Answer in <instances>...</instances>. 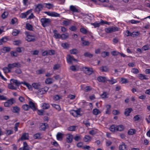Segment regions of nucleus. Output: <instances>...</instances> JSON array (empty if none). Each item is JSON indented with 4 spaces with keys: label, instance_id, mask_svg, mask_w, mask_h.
<instances>
[{
    "label": "nucleus",
    "instance_id": "7c9ffc66",
    "mask_svg": "<svg viewBox=\"0 0 150 150\" xmlns=\"http://www.w3.org/2000/svg\"><path fill=\"white\" fill-rule=\"evenodd\" d=\"M8 40V38L6 37H4L0 39V45L3 44V43L6 42Z\"/></svg>",
    "mask_w": 150,
    "mask_h": 150
},
{
    "label": "nucleus",
    "instance_id": "f03ea898",
    "mask_svg": "<svg viewBox=\"0 0 150 150\" xmlns=\"http://www.w3.org/2000/svg\"><path fill=\"white\" fill-rule=\"evenodd\" d=\"M43 27H45L51 25L52 20L50 18H42L40 20Z\"/></svg>",
    "mask_w": 150,
    "mask_h": 150
},
{
    "label": "nucleus",
    "instance_id": "6e6d98bb",
    "mask_svg": "<svg viewBox=\"0 0 150 150\" xmlns=\"http://www.w3.org/2000/svg\"><path fill=\"white\" fill-rule=\"evenodd\" d=\"M108 93L106 92H104L101 95V96L103 98H108Z\"/></svg>",
    "mask_w": 150,
    "mask_h": 150
},
{
    "label": "nucleus",
    "instance_id": "0e129e2a",
    "mask_svg": "<svg viewBox=\"0 0 150 150\" xmlns=\"http://www.w3.org/2000/svg\"><path fill=\"white\" fill-rule=\"evenodd\" d=\"M48 54L50 55H53L55 54V51L54 50H51L48 51Z\"/></svg>",
    "mask_w": 150,
    "mask_h": 150
},
{
    "label": "nucleus",
    "instance_id": "5701e85b",
    "mask_svg": "<svg viewBox=\"0 0 150 150\" xmlns=\"http://www.w3.org/2000/svg\"><path fill=\"white\" fill-rule=\"evenodd\" d=\"M132 110L131 108H127L125 110L124 114L126 116H129V113Z\"/></svg>",
    "mask_w": 150,
    "mask_h": 150
},
{
    "label": "nucleus",
    "instance_id": "dca6fc26",
    "mask_svg": "<svg viewBox=\"0 0 150 150\" xmlns=\"http://www.w3.org/2000/svg\"><path fill=\"white\" fill-rule=\"evenodd\" d=\"M105 108L106 109V110L105 111V114H110L111 112V106L110 105H107L105 106Z\"/></svg>",
    "mask_w": 150,
    "mask_h": 150
},
{
    "label": "nucleus",
    "instance_id": "9b49d317",
    "mask_svg": "<svg viewBox=\"0 0 150 150\" xmlns=\"http://www.w3.org/2000/svg\"><path fill=\"white\" fill-rule=\"evenodd\" d=\"M79 66L78 65H72L70 67L69 69L73 71H78L79 69Z\"/></svg>",
    "mask_w": 150,
    "mask_h": 150
},
{
    "label": "nucleus",
    "instance_id": "473e14b6",
    "mask_svg": "<svg viewBox=\"0 0 150 150\" xmlns=\"http://www.w3.org/2000/svg\"><path fill=\"white\" fill-rule=\"evenodd\" d=\"M84 56L85 57L91 58L93 56V55L91 54L89 52H87L83 54Z\"/></svg>",
    "mask_w": 150,
    "mask_h": 150
},
{
    "label": "nucleus",
    "instance_id": "0eeeda50",
    "mask_svg": "<svg viewBox=\"0 0 150 150\" xmlns=\"http://www.w3.org/2000/svg\"><path fill=\"white\" fill-rule=\"evenodd\" d=\"M31 148L29 147L27 142H24L23 143V146L20 148L18 150H31Z\"/></svg>",
    "mask_w": 150,
    "mask_h": 150
},
{
    "label": "nucleus",
    "instance_id": "4d7b16f0",
    "mask_svg": "<svg viewBox=\"0 0 150 150\" xmlns=\"http://www.w3.org/2000/svg\"><path fill=\"white\" fill-rule=\"evenodd\" d=\"M38 93H39L41 95L44 94L46 93L45 91H44V89L43 88L39 89L38 90Z\"/></svg>",
    "mask_w": 150,
    "mask_h": 150
},
{
    "label": "nucleus",
    "instance_id": "bb28decb",
    "mask_svg": "<svg viewBox=\"0 0 150 150\" xmlns=\"http://www.w3.org/2000/svg\"><path fill=\"white\" fill-rule=\"evenodd\" d=\"M50 105L48 103H44L42 104V108L43 109H47L49 108Z\"/></svg>",
    "mask_w": 150,
    "mask_h": 150
},
{
    "label": "nucleus",
    "instance_id": "9d476101",
    "mask_svg": "<svg viewBox=\"0 0 150 150\" xmlns=\"http://www.w3.org/2000/svg\"><path fill=\"white\" fill-rule=\"evenodd\" d=\"M34 35H28L25 38L26 40L28 42H34L35 40Z\"/></svg>",
    "mask_w": 150,
    "mask_h": 150
},
{
    "label": "nucleus",
    "instance_id": "f704fd0d",
    "mask_svg": "<svg viewBox=\"0 0 150 150\" xmlns=\"http://www.w3.org/2000/svg\"><path fill=\"white\" fill-rule=\"evenodd\" d=\"M117 131H122L124 129V126L122 125L117 126Z\"/></svg>",
    "mask_w": 150,
    "mask_h": 150
},
{
    "label": "nucleus",
    "instance_id": "cd10ccee",
    "mask_svg": "<svg viewBox=\"0 0 150 150\" xmlns=\"http://www.w3.org/2000/svg\"><path fill=\"white\" fill-rule=\"evenodd\" d=\"M10 50V48L9 47H4L2 50V52L5 53L6 52H8Z\"/></svg>",
    "mask_w": 150,
    "mask_h": 150
},
{
    "label": "nucleus",
    "instance_id": "7ed1b4c3",
    "mask_svg": "<svg viewBox=\"0 0 150 150\" xmlns=\"http://www.w3.org/2000/svg\"><path fill=\"white\" fill-rule=\"evenodd\" d=\"M81 69L85 73L88 75L91 74L93 72V69L92 68L83 67Z\"/></svg>",
    "mask_w": 150,
    "mask_h": 150
},
{
    "label": "nucleus",
    "instance_id": "393cba45",
    "mask_svg": "<svg viewBox=\"0 0 150 150\" xmlns=\"http://www.w3.org/2000/svg\"><path fill=\"white\" fill-rule=\"evenodd\" d=\"M70 9L73 12H78V9L73 5H71L70 6Z\"/></svg>",
    "mask_w": 150,
    "mask_h": 150
},
{
    "label": "nucleus",
    "instance_id": "2eb2a0df",
    "mask_svg": "<svg viewBox=\"0 0 150 150\" xmlns=\"http://www.w3.org/2000/svg\"><path fill=\"white\" fill-rule=\"evenodd\" d=\"M119 149L120 150H128L127 146L124 143L119 146Z\"/></svg>",
    "mask_w": 150,
    "mask_h": 150
},
{
    "label": "nucleus",
    "instance_id": "3c124183",
    "mask_svg": "<svg viewBox=\"0 0 150 150\" xmlns=\"http://www.w3.org/2000/svg\"><path fill=\"white\" fill-rule=\"evenodd\" d=\"M24 85H25L30 90H32V87L31 85L29 83H27L26 82H23V83Z\"/></svg>",
    "mask_w": 150,
    "mask_h": 150
},
{
    "label": "nucleus",
    "instance_id": "680f3d73",
    "mask_svg": "<svg viewBox=\"0 0 150 150\" xmlns=\"http://www.w3.org/2000/svg\"><path fill=\"white\" fill-rule=\"evenodd\" d=\"M8 67L10 69H13L15 67L14 63L8 64Z\"/></svg>",
    "mask_w": 150,
    "mask_h": 150
},
{
    "label": "nucleus",
    "instance_id": "603ef678",
    "mask_svg": "<svg viewBox=\"0 0 150 150\" xmlns=\"http://www.w3.org/2000/svg\"><path fill=\"white\" fill-rule=\"evenodd\" d=\"M8 15V13L7 12L5 11L2 14L1 17L3 19H4L7 17Z\"/></svg>",
    "mask_w": 150,
    "mask_h": 150
},
{
    "label": "nucleus",
    "instance_id": "13d9d810",
    "mask_svg": "<svg viewBox=\"0 0 150 150\" xmlns=\"http://www.w3.org/2000/svg\"><path fill=\"white\" fill-rule=\"evenodd\" d=\"M13 131L12 130H7L6 131L5 134L7 135H10L13 133Z\"/></svg>",
    "mask_w": 150,
    "mask_h": 150
},
{
    "label": "nucleus",
    "instance_id": "e2e57ef3",
    "mask_svg": "<svg viewBox=\"0 0 150 150\" xmlns=\"http://www.w3.org/2000/svg\"><path fill=\"white\" fill-rule=\"evenodd\" d=\"M121 81L122 83H128V81L125 78H121Z\"/></svg>",
    "mask_w": 150,
    "mask_h": 150
},
{
    "label": "nucleus",
    "instance_id": "79ce46f5",
    "mask_svg": "<svg viewBox=\"0 0 150 150\" xmlns=\"http://www.w3.org/2000/svg\"><path fill=\"white\" fill-rule=\"evenodd\" d=\"M62 23V25L65 26H68L71 24V22L69 20L68 21H63Z\"/></svg>",
    "mask_w": 150,
    "mask_h": 150
},
{
    "label": "nucleus",
    "instance_id": "58836bf2",
    "mask_svg": "<svg viewBox=\"0 0 150 150\" xmlns=\"http://www.w3.org/2000/svg\"><path fill=\"white\" fill-rule=\"evenodd\" d=\"M22 108L25 111H28L29 109V105L27 104H24L22 106Z\"/></svg>",
    "mask_w": 150,
    "mask_h": 150
},
{
    "label": "nucleus",
    "instance_id": "e433bc0d",
    "mask_svg": "<svg viewBox=\"0 0 150 150\" xmlns=\"http://www.w3.org/2000/svg\"><path fill=\"white\" fill-rule=\"evenodd\" d=\"M63 134L60 132H58L57 135V139L58 140H61L62 139Z\"/></svg>",
    "mask_w": 150,
    "mask_h": 150
},
{
    "label": "nucleus",
    "instance_id": "864d4df0",
    "mask_svg": "<svg viewBox=\"0 0 150 150\" xmlns=\"http://www.w3.org/2000/svg\"><path fill=\"white\" fill-rule=\"evenodd\" d=\"M80 32L83 34H86L87 33L88 31L86 29L84 28H82L80 29Z\"/></svg>",
    "mask_w": 150,
    "mask_h": 150
},
{
    "label": "nucleus",
    "instance_id": "a19ab883",
    "mask_svg": "<svg viewBox=\"0 0 150 150\" xmlns=\"http://www.w3.org/2000/svg\"><path fill=\"white\" fill-rule=\"evenodd\" d=\"M70 53L71 54H76L78 53V51L76 49H73L72 50H70Z\"/></svg>",
    "mask_w": 150,
    "mask_h": 150
},
{
    "label": "nucleus",
    "instance_id": "338daca9",
    "mask_svg": "<svg viewBox=\"0 0 150 150\" xmlns=\"http://www.w3.org/2000/svg\"><path fill=\"white\" fill-rule=\"evenodd\" d=\"M142 48L144 50L146 51L149 49V46L148 45L143 46Z\"/></svg>",
    "mask_w": 150,
    "mask_h": 150
},
{
    "label": "nucleus",
    "instance_id": "b1692460",
    "mask_svg": "<svg viewBox=\"0 0 150 150\" xmlns=\"http://www.w3.org/2000/svg\"><path fill=\"white\" fill-rule=\"evenodd\" d=\"M91 137L89 135H86L83 138V140L86 142H89L91 141Z\"/></svg>",
    "mask_w": 150,
    "mask_h": 150
},
{
    "label": "nucleus",
    "instance_id": "ddd939ff",
    "mask_svg": "<svg viewBox=\"0 0 150 150\" xmlns=\"http://www.w3.org/2000/svg\"><path fill=\"white\" fill-rule=\"evenodd\" d=\"M53 33H54L53 37L56 39L60 38L61 35L58 33V31L57 30H53Z\"/></svg>",
    "mask_w": 150,
    "mask_h": 150
},
{
    "label": "nucleus",
    "instance_id": "c85d7f7f",
    "mask_svg": "<svg viewBox=\"0 0 150 150\" xmlns=\"http://www.w3.org/2000/svg\"><path fill=\"white\" fill-rule=\"evenodd\" d=\"M26 28L27 30L30 31L33 30V27L32 25L29 23H27L26 24Z\"/></svg>",
    "mask_w": 150,
    "mask_h": 150
},
{
    "label": "nucleus",
    "instance_id": "4c0bfd02",
    "mask_svg": "<svg viewBox=\"0 0 150 150\" xmlns=\"http://www.w3.org/2000/svg\"><path fill=\"white\" fill-rule=\"evenodd\" d=\"M100 70L102 72H107L108 71V69L106 66H104L100 67Z\"/></svg>",
    "mask_w": 150,
    "mask_h": 150
},
{
    "label": "nucleus",
    "instance_id": "c756f323",
    "mask_svg": "<svg viewBox=\"0 0 150 150\" xmlns=\"http://www.w3.org/2000/svg\"><path fill=\"white\" fill-rule=\"evenodd\" d=\"M44 7L47 8L48 9H50L53 7V5L52 4L50 3H44Z\"/></svg>",
    "mask_w": 150,
    "mask_h": 150
},
{
    "label": "nucleus",
    "instance_id": "8fccbe9b",
    "mask_svg": "<svg viewBox=\"0 0 150 150\" xmlns=\"http://www.w3.org/2000/svg\"><path fill=\"white\" fill-rule=\"evenodd\" d=\"M83 123L84 124L86 127H88L90 126V124L88 120H85L83 121Z\"/></svg>",
    "mask_w": 150,
    "mask_h": 150
},
{
    "label": "nucleus",
    "instance_id": "ea45409f",
    "mask_svg": "<svg viewBox=\"0 0 150 150\" xmlns=\"http://www.w3.org/2000/svg\"><path fill=\"white\" fill-rule=\"evenodd\" d=\"M109 55V53L108 52L104 51L101 52V55L102 57H106L108 56Z\"/></svg>",
    "mask_w": 150,
    "mask_h": 150
},
{
    "label": "nucleus",
    "instance_id": "49530a36",
    "mask_svg": "<svg viewBox=\"0 0 150 150\" xmlns=\"http://www.w3.org/2000/svg\"><path fill=\"white\" fill-rule=\"evenodd\" d=\"M69 37V35L68 33H67L66 34H62L61 35L60 38H61L62 40L66 39Z\"/></svg>",
    "mask_w": 150,
    "mask_h": 150
},
{
    "label": "nucleus",
    "instance_id": "09e8293b",
    "mask_svg": "<svg viewBox=\"0 0 150 150\" xmlns=\"http://www.w3.org/2000/svg\"><path fill=\"white\" fill-rule=\"evenodd\" d=\"M61 98V97L58 95H55L53 97V100L55 101L58 100L60 99Z\"/></svg>",
    "mask_w": 150,
    "mask_h": 150
},
{
    "label": "nucleus",
    "instance_id": "69168bd1",
    "mask_svg": "<svg viewBox=\"0 0 150 150\" xmlns=\"http://www.w3.org/2000/svg\"><path fill=\"white\" fill-rule=\"evenodd\" d=\"M10 54L12 57H17L18 55V54L16 52L11 51Z\"/></svg>",
    "mask_w": 150,
    "mask_h": 150
},
{
    "label": "nucleus",
    "instance_id": "de8ad7c7",
    "mask_svg": "<svg viewBox=\"0 0 150 150\" xmlns=\"http://www.w3.org/2000/svg\"><path fill=\"white\" fill-rule=\"evenodd\" d=\"M45 82L46 84H50L52 83V79L51 78H48L46 79L45 81Z\"/></svg>",
    "mask_w": 150,
    "mask_h": 150
},
{
    "label": "nucleus",
    "instance_id": "20e7f679",
    "mask_svg": "<svg viewBox=\"0 0 150 150\" xmlns=\"http://www.w3.org/2000/svg\"><path fill=\"white\" fill-rule=\"evenodd\" d=\"M15 100L13 98H11L4 103V105L7 107H10L14 103Z\"/></svg>",
    "mask_w": 150,
    "mask_h": 150
},
{
    "label": "nucleus",
    "instance_id": "a18cd8bd",
    "mask_svg": "<svg viewBox=\"0 0 150 150\" xmlns=\"http://www.w3.org/2000/svg\"><path fill=\"white\" fill-rule=\"evenodd\" d=\"M3 70L5 73H8L11 71L10 69L8 67H4L3 68Z\"/></svg>",
    "mask_w": 150,
    "mask_h": 150
},
{
    "label": "nucleus",
    "instance_id": "f8f14e48",
    "mask_svg": "<svg viewBox=\"0 0 150 150\" xmlns=\"http://www.w3.org/2000/svg\"><path fill=\"white\" fill-rule=\"evenodd\" d=\"M31 10H30L25 12L22 13L20 15L21 17L22 18H26L27 16L31 13Z\"/></svg>",
    "mask_w": 150,
    "mask_h": 150
},
{
    "label": "nucleus",
    "instance_id": "412c9836",
    "mask_svg": "<svg viewBox=\"0 0 150 150\" xmlns=\"http://www.w3.org/2000/svg\"><path fill=\"white\" fill-rule=\"evenodd\" d=\"M28 133H24L21 136V139L22 140H25L28 139Z\"/></svg>",
    "mask_w": 150,
    "mask_h": 150
},
{
    "label": "nucleus",
    "instance_id": "39448f33",
    "mask_svg": "<svg viewBox=\"0 0 150 150\" xmlns=\"http://www.w3.org/2000/svg\"><path fill=\"white\" fill-rule=\"evenodd\" d=\"M44 7V4H38L36 6L35 9V11L37 12L38 13H39Z\"/></svg>",
    "mask_w": 150,
    "mask_h": 150
},
{
    "label": "nucleus",
    "instance_id": "72a5a7b5",
    "mask_svg": "<svg viewBox=\"0 0 150 150\" xmlns=\"http://www.w3.org/2000/svg\"><path fill=\"white\" fill-rule=\"evenodd\" d=\"M77 127L76 126H72L68 127L67 129L68 131H73L76 130V128Z\"/></svg>",
    "mask_w": 150,
    "mask_h": 150
},
{
    "label": "nucleus",
    "instance_id": "aec40b11",
    "mask_svg": "<svg viewBox=\"0 0 150 150\" xmlns=\"http://www.w3.org/2000/svg\"><path fill=\"white\" fill-rule=\"evenodd\" d=\"M73 57L69 55L67 58V61L69 64H72V62L73 61Z\"/></svg>",
    "mask_w": 150,
    "mask_h": 150
},
{
    "label": "nucleus",
    "instance_id": "4be33fe9",
    "mask_svg": "<svg viewBox=\"0 0 150 150\" xmlns=\"http://www.w3.org/2000/svg\"><path fill=\"white\" fill-rule=\"evenodd\" d=\"M117 125H112L110 127L109 129L110 131L112 132H115L117 131Z\"/></svg>",
    "mask_w": 150,
    "mask_h": 150
},
{
    "label": "nucleus",
    "instance_id": "bf43d9fd",
    "mask_svg": "<svg viewBox=\"0 0 150 150\" xmlns=\"http://www.w3.org/2000/svg\"><path fill=\"white\" fill-rule=\"evenodd\" d=\"M82 45L83 46H88L90 45V42L88 41H85L82 42Z\"/></svg>",
    "mask_w": 150,
    "mask_h": 150
},
{
    "label": "nucleus",
    "instance_id": "4468645a",
    "mask_svg": "<svg viewBox=\"0 0 150 150\" xmlns=\"http://www.w3.org/2000/svg\"><path fill=\"white\" fill-rule=\"evenodd\" d=\"M107 81H108L109 83L111 85L117 82V80L114 79L112 77H111L109 79H107Z\"/></svg>",
    "mask_w": 150,
    "mask_h": 150
},
{
    "label": "nucleus",
    "instance_id": "1a4fd4ad",
    "mask_svg": "<svg viewBox=\"0 0 150 150\" xmlns=\"http://www.w3.org/2000/svg\"><path fill=\"white\" fill-rule=\"evenodd\" d=\"M29 109L31 108L33 111H36L37 108L36 107L34 103L32 101L30 100L29 102Z\"/></svg>",
    "mask_w": 150,
    "mask_h": 150
},
{
    "label": "nucleus",
    "instance_id": "5fc2aeb1",
    "mask_svg": "<svg viewBox=\"0 0 150 150\" xmlns=\"http://www.w3.org/2000/svg\"><path fill=\"white\" fill-rule=\"evenodd\" d=\"M41 134L40 133H37L33 135V137L35 139H40L41 138Z\"/></svg>",
    "mask_w": 150,
    "mask_h": 150
},
{
    "label": "nucleus",
    "instance_id": "a211bd4d",
    "mask_svg": "<svg viewBox=\"0 0 150 150\" xmlns=\"http://www.w3.org/2000/svg\"><path fill=\"white\" fill-rule=\"evenodd\" d=\"M97 80L99 82H104L107 81V79L105 77L99 76L97 78Z\"/></svg>",
    "mask_w": 150,
    "mask_h": 150
},
{
    "label": "nucleus",
    "instance_id": "c9c22d12",
    "mask_svg": "<svg viewBox=\"0 0 150 150\" xmlns=\"http://www.w3.org/2000/svg\"><path fill=\"white\" fill-rule=\"evenodd\" d=\"M138 77L141 80L145 79L147 80L148 78L146 77L145 75L142 74H139L138 75Z\"/></svg>",
    "mask_w": 150,
    "mask_h": 150
},
{
    "label": "nucleus",
    "instance_id": "774afa93",
    "mask_svg": "<svg viewBox=\"0 0 150 150\" xmlns=\"http://www.w3.org/2000/svg\"><path fill=\"white\" fill-rule=\"evenodd\" d=\"M74 140L76 141L80 140L81 139V136H76L74 138Z\"/></svg>",
    "mask_w": 150,
    "mask_h": 150
},
{
    "label": "nucleus",
    "instance_id": "c03bdc74",
    "mask_svg": "<svg viewBox=\"0 0 150 150\" xmlns=\"http://www.w3.org/2000/svg\"><path fill=\"white\" fill-rule=\"evenodd\" d=\"M136 131L134 129H130L128 132L129 135H131L134 134L136 132Z\"/></svg>",
    "mask_w": 150,
    "mask_h": 150
},
{
    "label": "nucleus",
    "instance_id": "6ab92c4d",
    "mask_svg": "<svg viewBox=\"0 0 150 150\" xmlns=\"http://www.w3.org/2000/svg\"><path fill=\"white\" fill-rule=\"evenodd\" d=\"M33 87L36 89H38L41 88V86L40 83H34L32 84Z\"/></svg>",
    "mask_w": 150,
    "mask_h": 150
},
{
    "label": "nucleus",
    "instance_id": "423d86ee",
    "mask_svg": "<svg viewBox=\"0 0 150 150\" xmlns=\"http://www.w3.org/2000/svg\"><path fill=\"white\" fill-rule=\"evenodd\" d=\"M118 28L117 27H112L105 28V31L107 33H110L113 32L118 31Z\"/></svg>",
    "mask_w": 150,
    "mask_h": 150
},
{
    "label": "nucleus",
    "instance_id": "6e6552de",
    "mask_svg": "<svg viewBox=\"0 0 150 150\" xmlns=\"http://www.w3.org/2000/svg\"><path fill=\"white\" fill-rule=\"evenodd\" d=\"M74 137L71 134H68L66 135V141L69 143H71L73 141Z\"/></svg>",
    "mask_w": 150,
    "mask_h": 150
},
{
    "label": "nucleus",
    "instance_id": "052dcab7",
    "mask_svg": "<svg viewBox=\"0 0 150 150\" xmlns=\"http://www.w3.org/2000/svg\"><path fill=\"white\" fill-rule=\"evenodd\" d=\"M112 113L114 115H117L120 114V111L116 110H114L112 111Z\"/></svg>",
    "mask_w": 150,
    "mask_h": 150
},
{
    "label": "nucleus",
    "instance_id": "f3484780",
    "mask_svg": "<svg viewBox=\"0 0 150 150\" xmlns=\"http://www.w3.org/2000/svg\"><path fill=\"white\" fill-rule=\"evenodd\" d=\"M12 111L14 113H18L20 111V108L17 106L13 107Z\"/></svg>",
    "mask_w": 150,
    "mask_h": 150
},
{
    "label": "nucleus",
    "instance_id": "37998d69",
    "mask_svg": "<svg viewBox=\"0 0 150 150\" xmlns=\"http://www.w3.org/2000/svg\"><path fill=\"white\" fill-rule=\"evenodd\" d=\"M51 105L54 108L57 110H61V109L60 106L59 105L54 104H52Z\"/></svg>",
    "mask_w": 150,
    "mask_h": 150
},
{
    "label": "nucleus",
    "instance_id": "2f4dec72",
    "mask_svg": "<svg viewBox=\"0 0 150 150\" xmlns=\"http://www.w3.org/2000/svg\"><path fill=\"white\" fill-rule=\"evenodd\" d=\"M93 114L95 115H97L101 113V112L99 110L97 109H94L93 110Z\"/></svg>",
    "mask_w": 150,
    "mask_h": 150
},
{
    "label": "nucleus",
    "instance_id": "a878e982",
    "mask_svg": "<svg viewBox=\"0 0 150 150\" xmlns=\"http://www.w3.org/2000/svg\"><path fill=\"white\" fill-rule=\"evenodd\" d=\"M20 31L16 29H13L12 32V35L14 36H17L20 33Z\"/></svg>",
    "mask_w": 150,
    "mask_h": 150
},
{
    "label": "nucleus",
    "instance_id": "f257e3e1",
    "mask_svg": "<svg viewBox=\"0 0 150 150\" xmlns=\"http://www.w3.org/2000/svg\"><path fill=\"white\" fill-rule=\"evenodd\" d=\"M10 83L8 85V87L9 89L12 90H16V88L14 86L15 85L17 86H19L22 83H23V82H20L17 80L11 79L10 81Z\"/></svg>",
    "mask_w": 150,
    "mask_h": 150
}]
</instances>
